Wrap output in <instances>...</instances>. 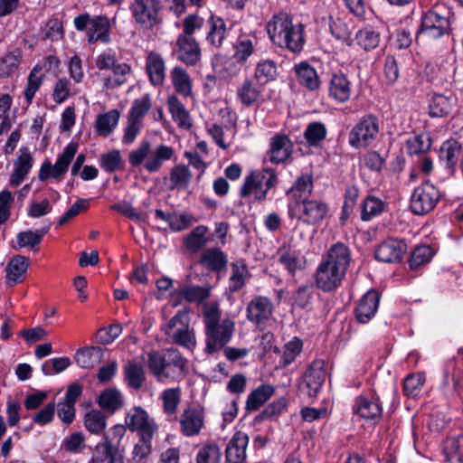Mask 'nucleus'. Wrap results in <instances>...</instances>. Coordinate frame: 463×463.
<instances>
[{"label":"nucleus","mask_w":463,"mask_h":463,"mask_svg":"<svg viewBox=\"0 0 463 463\" xmlns=\"http://www.w3.org/2000/svg\"><path fill=\"white\" fill-rule=\"evenodd\" d=\"M350 262L348 248L343 243L331 247L327 258L317 270V285L324 291H332L341 283Z\"/></svg>","instance_id":"obj_1"},{"label":"nucleus","mask_w":463,"mask_h":463,"mask_svg":"<svg viewBox=\"0 0 463 463\" xmlns=\"http://www.w3.org/2000/svg\"><path fill=\"white\" fill-rule=\"evenodd\" d=\"M270 40L279 47L293 53H299L304 47V27L301 24H293L291 17L285 13L274 15L267 24Z\"/></svg>","instance_id":"obj_2"},{"label":"nucleus","mask_w":463,"mask_h":463,"mask_svg":"<svg viewBox=\"0 0 463 463\" xmlns=\"http://www.w3.org/2000/svg\"><path fill=\"white\" fill-rule=\"evenodd\" d=\"M174 156V149L165 145H160L151 149L149 141H143L137 148L131 151L128 162L132 166H138L144 163V167L149 173L159 171L165 161L170 160Z\"/></svg>","instance_id":"obj_3"},{"label":"nucleus","mask_w":463,"mask_h":463,"mask_svg":"<svg viewBox=\"0 0 463 463\" xmlns=\"http://www.w3.org/2000/svg\"><path fill=\"white\" fill-rule=\"evenodd\" d=\"M276 183L277 176L272 169L266 168L260 172H252L244 181L241 189V196L247 197L254 194L258 201H263L268 191L274 187Z\"/></svg>","instance_id":"obj_4"},{"label":"nucleus","mask_w":463,"mask_h":463,"mask_svg":"<svg viewBox=\"0 0 463 463\" xmlns=\"http://www.w3.org/2000/svg\"><path fill=\"white\" fill-rule=\"evenodd\" d=\"M449 21L447 17L436 12L429 11L422 15L420 26L416 33V41L421 43L430 42L449 34Z\"/></svg>","instance_id":"obj_5"},{"label":"nucleus","mask_w":463,"mask_h":463,"mask_svg":"<svg viewBox=\"0 0 463 463\" xmlns=\"http://www.w3.org/2000/svg\"><path fill=\"white\" fill-rule=\"evenodd\" d=\"M439 198L440 194L435 185L430 182H424L414 190L410 207L415 214H426L435 207Z\"/></svg>","instance_id":"obj_6"},{"label":"nucleus","mask_w":463,"mask_h":463,"mask_svg":"<svg viewBox=\"0 0 463 463\" xmlns=\"http://www.w3.org/2000/svg\"><path fill=\"white\" fill-rule=\"evenodd\" d=\"M164 330L179 345L190 348L194 344V334L189 330L187 312L184 310L178 311Z\"/></svg>","instance_id":"obj_7"},{"label":"nucleus","mask_w":463,"mask_h":463,"mask_svg":"<svg viewBox=\"0 0 463 463\" xmlns=\"http://www.w3.org/2000/svg\"><path fill=\"white\" fill-rule=\"evenodd\" d=\"M379 131L378 120L373 115L364 117L350 131L349 144L353 147H365Z\"/></svg>","instance_id":"obj_8"},{"label":"nucleus","mask_w":463,"mask_h":463,"mask_svg":"<svg viewBox=\"0 0 463 463\" xmlns=\"http://www.w3.org/2000/svg\"><path fill=\"white\" fill-rule=\"evenodd\" d=\"M77 150L78 144L71 142L64 148L62 154L59 156L54 165L49 161L43 162L39 172V179L45 181L49 176L60 179L67 172Z\"/></svg>","instance_id":"obj_9"},{"label":"nucleus","mask_w":463,"mask_h":463,"mask_svg":"<svg viewBox=\"0 0 463 463\" xmlns=\"http://www.w3.org/2000/svg\"><path fill=\"white\" fill-rule=\"evenodd\" d=\"M130 8L136 22L143 28L151 29L158 24L159 0H134Z\"/></svg>","instance_id":"obj_10"},{"label":"nucleus","mask_w":463,"mask_h":463,"mask_svg":"<svg viewBox=\"0 0 463 463\" xmlns=\"http://www.w3.org/2000/svg\"><path fill=\"white\" fill-rule=\"evenodd\" d=\"M234 323L231 319H224L221 325L208 329L206 332L205 352L213 354L222 349L232 336Z\"/></svg>","instance_id":"obj_11"},{"label":"nucleus","mask_w":463,"mask_h":463,"mask_svg":"<svg viewBox=\"0 0 463 463\" xmlns=\"http://www.w3.org/2000/svg\"><path fill=\"white\" fill-rule=\"evenodd\" d=\"M126 426L132 431H138L139 435L153 437L157 427L149 419L147 412L139 406L132 408L125 417Z\"/></svg>","instance_id":"obj_12"},{"label":"nucleus","mask_w":463,"mask_h":463,"mask_svg":"<svg viewBox=\"0 0 463 463\" xmlns=\"http://www.w3.org/2000/svg\"><path fill=\"white\" fill-rule=\"evenodd\" d=\"M293 211H298L301 213L298 218L304 222L317 224L326 216L328 207L322 201L311 199L304 201L298 204L297 207H293Z\"/></svg>","instance_id":"obj_13"},{"label":"nucleus","mask_w":463,"mask_h":463,"mask_svg":"<svg viewBox=\"0 0 463 463\" xmlns=\"http://www.w3.org/2000/svg\"><path fill=\"white\" fill-rule=\"evenodd\" d=\"M312 191L313 178L310 175H302L297 178L293 186L287 193L289 197L288 207L291 216L295 214L293 207H297L298 204L308 200Z\"/></svg>","instance_id":"obj_14"},{"label":"nucleus","mask_w":463,"mask_h":463,"mask_svg":"<svg viewBox=\"0 0 463 463\" xmlns=\"http://www.w3.org/2000/svg\"><path fill=\"white\" fill-rule=\"evenodd\" d=\"M247 319L256 325L265 323L273 313V304L266 297L258 296L252 298L246 308Z\"/></svg>","instance_id":"obj_15"},{"label":"nucleus","mask_w":463,"mask_h":463,"mask_svg":"<svg viewBox=\"0 0 463 463\" xmlns=\"http://www.w3.org/2000/svg\"><path fill=\"white\" fill-rule=\"evenodd\" d=\"M177 59L186 65H195L201 58V49L193 36H178Z\"/></svg>","instance_id":"obj_16"},{"label":"nucleus","mask_w":463,"mask_h":463,"mask_svg":"<svg viewBox=\"0 0 463 463\" xmlns=\"http://www.w3.org/2000/svg\"><path fill=\"white\" fill-rule=\"evenodd\" d=\"M406 251V244L399 240L389 239L381 243L375 250V258L383 262L400 261Z\"/></svg>","instance_id":"obj_17"},{"label":"nucleus","mask_w":463,"mask_h":463,"mask_svg":"<svg viewBox=\"0 0 463 463\" xmlns=\"http://www.w3.org/2000/svg\"><path fill=\"white\" fill-rule=\"evenodd\" d=\"M204 422L202 410L189 407L181 415L180 424L182 433L191 437L199 434Z\"/></svg>","instance_id":"obj_18"},{"label":"nucleus","mask_w":463,"mask_h":463,"mask_svg":"<svg viewBox=\"0 0 463 463\" xmlns=\"http://www.w3.org/2000/svg\"><path fill=\"white\" fill-rule=\"evenodd\" d=\"M210 287L184 286L172 293L175 298L174 306H179L184 300L200 304L210 297Z\"/></svg>","instance_id":"obj_19"},{"label":"nucleus","mask_w":463,"mask_h":463,"mask_svg":"<svg viewBox=\"0 0 463 463\" xmlns=\"http://www.w3.org/2000/svg\"><path fill=\"white\" fill-rule=\"evenodd\" d=\"M292 153V143L286 135H276L270 139L269 159L274 164L285 162Z\"/></svg>","instance_id":"obj_20"},{"label":"nucleus","mask_w":463,"mask_h":463,"mask_svg":"<svg viewBox=\"0 0 463 463\" xmlns=\"http://www.w3.org/2000/svg\"><path fill=\"white\" fill-rule=\"evenodd\" d=\"M20 155L14 161V169L10 177V184L16 187L18 186L26 177L30 172L33 158L28 147H21Z\"/></svg>","instance_id":"obj_21"},{"label":"nucleus","mask_w":463,"mask_h":463,"mask_svg":"<svg viewBox=\"0 0 463 463\" xmlns=\"http://www.w3.org/2000/svg\"><path fill=\"white\" fill-rule=\"evenodd\" d=\"M249 438L241 431L236 432L229 441L225 454L228 463H243L246 458V448Z\"/></svg>","instance_id":"obj_22"},{"label":"nucleus","mask_w":463,"mask_h":463,"mask_svg":"<svg viewBox=\"0 0 463 463\" xmlns=\"http://www.w3.org/2000/svg\"><path fill=\"white\" fill-rule=\"evenodd\" d=\"M97 403L104 413L110 415L120 410L125 403L122 392L117 388H107L98 396Z\"/></svg>","instance_id":"obj_23"},{"label":"nucleus","mask_w":463,"mask_h":463,"mask_svg":"<svg viewBox=\"0 0 463 463\" xmlns=\"http://www.w3.org/2000/svg\"><path fill=\"white\" fill-rule=\"evenodd\" d=\"M380 295L375 290H369L361 298L356 307V318L360 323H367L377 311Z\"/></svg>","instance_id":"obj_24"},{"label":"nucleus","mask_w":463,"mask_h":463,"mask_svg":"<svg viewBox=\"0 0 463 463\" xmlns=\"http://www.w3.org/2000/svg\"><path fill=\"white\" fill-rule=\"evenodd\" d=\"M110 22L106 15H97L92 19L89 18V43L101 42L109 43L110 42Z\"/></svg>","instance_id":"obj_25"},{"label":"nucleus","mask_w":463,"mask_h":463,"mask_svg":"<svg viewBox=\"0 0 463 463\" xmlns=\"http://www.w3.org/2000/svg\"><path fill=\"white\" fill-rule=\"evenodd\" d=\"M123 453L112 443L102 441L95 448L92 463H122Z\"/></svg>","instance_id":"obj_26"},{"label":"nucleus","mask_w":463,"mask_h":463,"mask_svg":"<svg viewBox=\"0 0 463 463\" xmlns=\"http://www.w3.org/2000/svg\"><path fill=\"white\" fill-rule=\"evenodd\" d=\"M199 262L211 271L220 272L226 269L228 260L219 248H211L202 253Z\"/></svg>","instance_id":"obj_27"},{"label":"nucleus","mask_w":463,"mask_h":463,"mask_svg":"<svg viewBox=\"0 0 463 463\" xmlns=\"http://www.w3.org/2000/svg\"><path fill=\"white\" fill-rule=\"evenodd\" d=\"M29 267V260L22 255L14 256L6 267V279L10 286L24 280Z\"/></svg>","instance_id":"obj_28"},{"label":"nucleus","mask_w":463,"mask_h":463,"mask_svg":"<svg viewBox=\"0 0 463 463\" xmlns=\"http://www.w3.org/2000/svg\"><path fill=\"white\" fill-rule=\"evenodd\" d=\"M123 373L124 380L129 388L135 391L141 389L146 381V373L140 363L128 361L124 366Z\"/></svg>","instance_id":"obj_29"},{"label":"nucleus","mask_w":463,"mask_h":463,"mask_svg":"<svg viewBox=\"0 0 463 463\" xmlns=\"http://www.w3.org/2000/svg\"><path fill=\"white\" fill-rule=\"evenodd\" d=\"M350 85V81L345 74H334L329 82L330 96L337 101H346L351 94Z\"/></svg>","instance_id":"obj_30"},{"label":"nucleus","mask_w":463,"mask_h":463,"mask_svg":"<svg viewBox=\"0 0 463 463\" xmlns=\"http://www.w3.org/2000/svg\"><path fill=\"white\" fill-rule=\"evenodd\" d=\"M354 411L365 420H376L382 416L381 405L377 402L364 397H358L356 399Z\"/></svg>","instance_id":"obj_31"},{"label":"nucleus","mask_w":463,"mask_h":463,"mask_svg":"<svg viewBox=\"0 0 463 463\" xmlns=\"http://www.w3.org/2000/svg\"><path fill=\"white\" fill-rule=\"evenodd\" d=\"M192 174L187 166L184 165H178L172 168L168 178L169 185L168 189L173 191L176 188L186 189L190 184ZM167 178H165L166 181Z\"/></svg>","instance_id":"obj_32"},{"label":"nucleus","mask_w":463,"mask_h":463,"mask_svg":"<svg viewBox=\"0 0 463 463\" xmlns=\"http://www.w3.org/2000/svg\"><path fill=\"white\" fill-rule=\"evenodd\" d=\"M275 389L269 384H263L252 391L246 402L247 411H256L264 404L273 394Z\"/></svg>","instance_id":"obj_33"},{"label":"nucleus","mask_w":463,"mask_h":463,"mask_svg":"<svg viewBox=\"0 0 463 463\" xmlns=\"http://www.w3.org/2000/svg\"><path fill=\"white\" fill-rule=\"evenodd\" d=\"M443 453L447 461L460 463L463 457V435L448 438L444 442Z\"/></svg>","instance_id":"obj_34"},{"label":"nucleus","mask_w":463,"mask_h":463,"mask_svg":"<svg viewBox=\"0 0 463 463\" xmlns=\"http://www.w3.org/2000/svg\"><path fill=\"white\" fill-rule=\"evenodd\" d=\"M167 103L175 122L181 128H189L191 127L189 113L179 99L172 95L168 98Z\"/></svg>","instance_id":"obj_35"},{"label":"nucleus","mask_w":463,"mask_h":463,"mask_svg":"<svg viewBox=\"0 0 463 463\" xmlns=\"http://www.w3.org/2000/svg\"><path fill=\"white\" fill-rule=\"evenodd\" d=\"M146 71L151 82L160 85L165 80V63L163 59L156 53H150L146 60Z\"/></svg>","instance_id":"obj_36"},{"label":"nucleus","mask_w":463,"mask_h":463,"mask_svg":"<svg viewBox=\"0 0 463 463\" xmlns=\"http://www.w3.org/2000/svg\"><path fill=\"white\" fill-rule=\"evenodd\" d=\"M461 156V145L454 139L447 140L439 149V158L449 168H453Z\"/></svg>","instance_id":"obj_37"},{"label":"nucleus","mask_w":463,"mask_h":463,"mask_svg":"<svg viewBox=\"0 0 463 463\" xmlns=\"http://www.w3.org/2000/svg\"><path fill=\"white\" fill-rule=\"evenodd\" d=\"M119 111L111 109L108 113L99 115L96 120V130L102 137L109 136L115 129L119 119Z\"/></svg>","instance_id":"obj_38"},{"label":"nucleus","mask_w":463,"mask_h":463,"mask_svg":"<svg viewBox=\"0 0 463 463\" xmlns=\"http://www.w3.org/2000/svg\"><path fill=\"white\" fill-rule=\"evenodd\" d=\"M171 79L176 92L184 97H188L191 94L192 82L189 75L183 68H174L171 71Z\"/></svg>","instance_id":"obj_39"},{"label":"nucleus","mask_w":463,"mask_h":463,"mask_svg":"<svg viewBox=\"0 0 463 463\" xmlns=\"http://www.w3.org/2000/svg\"><path fill=\"white\" fill-rule=\"evenodd\" d=\"M299 82L313 90L318 88L319 80L317 71L307 63H300L295 67Z\"/></svg>","instance_id":"obj_40"},{"label":"nucleus","mask_w":463,"mask_h":463,"mask_svg":"<svg viewBox=\"0 0 463 463\" xmlns=\"http://www.w3.org/2000/svg\"><path fill=\"white\" fill-rule=\"evenodd\" d=\"M148 367L158 382H164L170 376L167 372L165 355H161L157 352L148 354Z\"/></svg>","instance_id":"obj_41"},{"label":"nucleus","mask_w":463,"mask_h":463,"mask_svg":"<svg viewBox=\"0 0 463 463\" xmlns=\"http://www.w3.org/2000/svg\"><path fill=\"white\" fill-rule=\"evenodd\" d=\"M210 32L207 34V40L212 45L220 47L225 38L226 25L221 17L212 15L209 19Z\"/></svg>","instance_id":"obj_42"},{"label":"nucleus","mask_w":463,"mask_h":463,"mask_svg":"<svg viewBox=\"0 0 463 463\" xmlns=\"http://www.w3.org/2000/svg\"><path fill=\"white\" fill-rule=\"evenodd\" d=\"M452 100L441 94L434 95L430 104V116L441 118L449 115L452 110Z\"/></svg>","instance_id":"obj_43"},{"label":"nucleus","mask_w":463,"mask_h":463,"mask_svg":"<svg viewBox=\"0 0 463 463\" xmlns=\"http://www.w3.org/2000/svg\"><path fill=\"white\" fill-rule=\"evenodd\" d=\"M260 94L261 90L256 87L250 80H245L237 90L239 99L246 106H250L257 102L260 98Z\"/></svg>","instance_id":"obj_44"},{"label":"nucleus","mask_w":463,"mask_h":463,"mask_svg":"<svg viewBox=\"0 0 463 463\" xmlns=\"http://www.w3.org/2000/svg\"><path fill=\"white\" fill-rule=\"evenodd\" d=\"M277 76V66L275 61L266 60L259 62L255 71V78L260 85L274 80Z\"/></svg>","instance_id":"obj_45"},{"label":"nucleus","mask_w":463,"mask_h":463,"mask_svg":"<svg viewBox=\"0 0 463 463\" xmlns=\"http://www.w3.org/2000/svg\"><path fill=\"white\" fill-rule=\"evenodd\" d=\"M207 227L200 225L193 230V232L185 238L184 243L186 248L193 251L197 252L203 249L208 242L205 238Z\"/></svg>","instance_id":"obj_46"},{"label":"nucleus","mask_w":463,"mask_h":463,"mask_svg":"<svg viewBox=\"0 0 463 463\" xmlns=\"http://www.w3.org/2000/svg\"><path fill=\"white\" fill-rule=\"evenodd\" d=\"M384 209V203L374 196H368L362 203L363 221H370L376 215H379Z\"/></svg>","instance_id":"obj_47"},{"label":"nucleus","mask_w":463,"mask_h":463,"mask_svg":"<svg viewBox=\"0 0 463 463\" xmlns=\"http://www.w3.org/2000/svg\"><path fill=\"white\" fill-rule=\"evenodd\" d=\"M43 81L42 67L36 65L29 74L27 85L24 90V97L28 104H31L36 91Z\"/></svg>","instance_id":"obj_48"},{"label":"nucleus","mask_w":463,"mask_h":463,"mask_svg":"<svg viewBox=\"0 0 463 463\" xmlns=\"http://www.w3.org/2000/svg\"><path fill=\"white\" fill-rule=\"evenodd\" d=\"M433 256V250L430 246L422 245L416 247L411 252L409 265L411 269H416L420 266L428 263Z\"/></svg>","instance_id":"obj_49"},{"label":"nucleus","mask_w":463,"mask_h":463,"mask_svg":"<svg viewBox=\"0 0 463 463\" xmlns=\"http://www.w3.org/2000/svg\"><path fill=\"white\" fill-rule=\"evenodd\" d=\"M355 38L360 46L369 51L376 48L380 42V35L370 28H364L356 33Z\"/></svg>","instance_id":"obj_50"},{"label":"nucleus","mask_w":463,"mask_h":463,"mask_svg":"<svg viewBox=\"0 0 463 463\" xmlns=\"http://www.w3.org/2000/svg\"><path fill=\"white\" fill-rule=\"evenodd\" d=\"M220 448L215 444H207L197 453L196 463H219L221 459Z\"/></svg>","instance_id":"obj_51"},{"label":"nucleus","mask_w":463,"mask_h":463,"mask_svg":"<svg viewBox=\"0 0 463 463\" xmlns=\"http://www.w3.org/2000/svg\"><path fill=\"white\" fill-rule=\"evenodd\" d=\"M70 365L71 360L66 356L49 359L42 365V372L44 375H53L63 372Z\"/></svg>","instance_id":"obj_52"},{"label":"nucleus","mask_w":463,"mask_h":463,"mask_svg":"<svg viewBox=\"0 0 463 463\" xmlns=\"http://www.w3.org/2000/svg\"><path fill=\"white\" fill-rule=\"evenodd\" d=\"M164 411L167 414H174L180 402V389H166L162 393Z\"/></svg>","instance_id":"obj_53"},{"label":"nucleus","mask_w":463,"mask_h":463,"mask_svg":"<svg viewBox=\"0 0 463 463\" xmlns=\"http://www.w3.org/2000/svg\"><path fill=\"white\" fill-rule=\"evenodd\" d=\"M47 232V229L38 231H27L17 234V242L20 247L34 248L38 245L43 235Z\"/></svg>","instance_id":"obj_54"},{"label":"nucleus","mask_w":463,"mask_h":463,"mask_svg":"<svg viewBox=\"0 0 463 463\" xmlns=\"http://www.w3.org/2000/svg\"><path fill=\"white\" fill-rule=\"evenodd\" d=\"M425 383V375L423 373L408 375L403 383V390L406 395L417 396Z\"/></svg>","instance_id":"obj_55"},{"label":"nucleus","mask_w":463,"mask_h":463,"mask_svg":"<svg viewBox=\"0 0 463 463\" xmlns=\"http://www.w3.org/2000/svg\"><path fill=\"white\" fill-rule=\"evenodd\" d=\"M107 427V416L99 410L89 411V432L93 434L102 433Z\"/></svg>","instance_id":"obj_56"},{"label":"nucleus","mask_w":463,"mask_h":463,"mask_svg":"<svg viewBox=\"0 0 463 463\" xmlns=\"http://www.w3.org/2000/svg\"><path fill=\"white\" fill-rule=\"evenodd\" d=\"M151 108L149 95L146 94L141 99H136L131 107L128 118L141 122L142 118Z\"/></svg>","instance_id":"obj_57"},{"label":"nucleus","mask_w":463,"mask_h":463,"mask_svg":"<svg viewBox=\"0 0 463 463\" xmlns=\"http://www.w3.org/2000/svg\"><path fill=\"white\" fill-rule=\"evenodd\" d=\"M122 326L119 324H112L109 327H102L96 333L95 338L98 343L108 345L119 336Z\"/></svg>","instance_id":"obj_58"},{"label":"nucleus","mask_w":463,"mask_h":463,"mask_svg":"<svg viewBox=\"0 0 463 463\" xmlns=\"http://www.w3.org/2000/svg\"><path fill=\"white\" fill-rule=\"evenodd\" d=\"M326 134V129L324 124L320 122H313L307 126L304 136L308 144L314 146L325 139Z\"/></svg>","instance_id":"obj_59"},{"label":"nucleus","mask_w":463,"mask_h":463,"mask_svg":"<svg viewBox=\"0 0 463 463\" xmlns=\"http://www.w3.org/2000/svg\"><path fill=\"white\" fill-rule=\"evenodd\" d=\"M410 154L417 155L428 151L431 146V139L427 134H420L408 141Z\"/></svg>","instance_id":"obj_60"},{"label":"nucleus","mask_w":463,"mask_h":463,"mask_svg":"<svg viewBox=\"0 0 463 463\" xmlns=\"http://www.w3.org/2000/svg\"><path fill=\"white\" fill-rule=\"evenodd\" d=\"M279 262L283 264L291 274H294L298 269H304L306 264L303 258H299L296 254L289 252L281 254Z\"/></svg>","instance_id":"obj_61"},{"label":"nucleus","mask_w":463,"mask_h":463,"mask_svg":"<svg viewBox=\"0 0 463 463\" xmlns=\"http://www.w3.org/2000/svg\"><path fill=\"white\" fill-rule=\"evenodd\" d=\"M19 65V59L14 53H8L0 60V78L9 77L14 73Z\"/></svg>","instance_id":"obj_62"},{"label":"nucleus","mask_w":463,"mask_h":463,"mask_svg":"<svg viewBox=\"0 0 463 463\" xmlns=\"http://www.w3.org/2000/svg\"><path fill=\"white\" fill-rule=\"evenodd\" d=\"M301 349L302 342L298 338H294L292 341L286 344L282 355L283 364L286 366L291 364L297 355L300 354Z\"/></svg>","instance_id":"obj_63"},{"label":"nucleus","mask_w":463,"mask_h":463,"mask_svg":"<svg viewBox=\"0 0 463 463\" xmlns=\"http://www.w3.org/2000/svg\"><path fill=\"white\" fill-rule=\"evenodd\" d=\"M130 71V67L126 63L117 65L113 68V77L105 80L107 87L114 88L125 82V75Z\"/></svg>","instance_id":"obj_64"}]
</instances>
